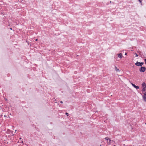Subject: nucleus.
Listing matches in <instances>:
<instances>
[{
    "instance_id": "nucleus-1",
    "label": "nucleus",
    "mask_w": 146,
    "mask_h": 146,
    "mask_svg": "<svg viewBox=\"0 0 146 146\" xmlns=\"http://www.w3.org/2000/svg\"><path fill=\"white\" fill-rule=\"evenodd\" d=\"M145 70L146 68L145 67H142L139 69V71L140 72H144L145 71Z\"/></svg>"
},
{
    "instance_id": "nucleus-19",
    "label": "nucleus",
    "mask_w": 146,
    "mask_h": 146,
    "mask_svg": "<svg viewBox=\"0 0 146 146\" xmlns=\"http://www.w3.org/2000/svg\"><path fill=\"white\" fill-rule=\"evenodd\" d=\"M22 143H23V142L22 141Z\"/></svg>"
},
{
    "instance_id": "nucleus-12",
    "label": "nucleus",
    "mask_w": 146,
    "mask_h": 146,
    "mask_svg": "<svg viewBox=\"0 0 146 146\" xmlns=\"http://www.w3.org/2000/svg\"><path fill=\"white\" fill-rule=\"evenodd\" d=\"M135 56L136 57L138 56V55H137V54L136 53H135Z\"/></svg>"
},
{
    "instance_id": "nucleus-18",
    "label": "nucleus",
    "mask_w": 146,
    "mask_h": 146,
    "mask_svg": "<svg viewBox=\"0 0 146 146\" xmlns=\"http://www.w3.org/2000/svg\"><path fill=\"white\" fill-rule=\"evenodd\" d=\"M10 29H11V30H12V28H10Z\"/></svg>"
},
{
    "instance_id": "nucleus-21",
    "label": "nucleus",
    "mask_w": 146,
    "mask_h": 146,
    "mask_svg": "<svg viewBox=\"0 0 146 146\" xmlns=\"http://www.w3.org/2000/svg\"><path fill=\"white\" fill-rule=\"evenodd\" d=\"M114 146H116L115 145H114Z\"/></svg>"
},
{
    "instance_id": "nucleus-7",
    "label": "nucleus",
    "mask_w": 146,
    "mask_h": 146,
    "mask_svg": "<svg viewBox=\"0 0 146 146\" xmlns=\"http://www.w3.org/2000/svg\"><path fill=\"white\" fill-rule=\"evenodd\" d=\"M107 144L108 145H110L111 144V141L110 139H109V141L107 142Z\"/></svg>"
},
{
    "instance_id": "nucleus-17",
    "label": "nucleus",
    "mask_w": 146,
    "mask_h": 146,
    "mask_svg": "<svg viewBox=\"0 0 146 146\" xmlns=\"http://www.w3.org/2000/svg\"><path fill=\"white\" fill-rule=\"evenodd\" d=\"M37 39H36V41H37Z\"/></svg>"
},
{
    "instance_id": "nucleus-16",
    "label": "nucleus",
    "mask_w": 146,
    "mask_h": 146,
    "mask_svg": "<svg viewBox=\"0 0 146 146\" xmlns=\"http://www.w3.org/2000/svg\"><path fill=\"white\" fill-rule=\"evenodd\" d=\"M127 54V53H125V55H126V54Z\"/></svg>"
},
{
    "instance_id": "nucleus-6",
    "label": "nucleus",
    "mask_w": 146,
    "mask_h": 146,
    "mask_svg": "<svg viewBox=\"0 0 146 146\" xmlns=\"http://www.w3.org/2000/svg\"><path fill=\"white\" fill-rule=\"evenodd\" d=\"M142 86L143 88H146V84L145 82H143L142 84Z\"/></svg>"
},
{
    "instance_id": "nucleus-5",
    "label": "nucleus",
    "mask_w": 146,
    "mask_h": 146,
    "mask_svg": "<svg viewBox=\"0 0 146 146\" xmlns=\"http://www.w3.org/2000/svg\"><path fill=\"white\" fill-rule=\"evenodd\" d=\"M118 57L120 58H121L122 57V54L121 53L118 54Z\"/></svg>"
},
{
    "instance_id": "nucleus-3",
    "label": "nucleus",
    "mask_w": 146,
    "mask_h": 146,
    "mask_svg": "<svg viewBox=\"0 0 146 146\" xmlns=\"http://www.w3.org/2000/svg\"><path fill=\"white\" fill-rule=\"evenodd\" d=\"M143 94L144 95L143 96V100L144 101L146 102V92H145Z\"/></svg>"
},
{
    "instance_id": "nucleus-2",
    "label": "nucleus",
    "mask_w": 146,
    "mask_h": 146,
    "mask_svg": "<svg viewBox=\"0 0 146 146\" xmlns=\"http://www.w3.org/2000/svg\"><path fill=\"white\" fill-rule=\"evenodd\" d=\"M143 64V62H137L135 63V65L138 66H142Z\"/></svg>"
},
{
    "instance_id": "nucleus-8",
    "label": "nucleus",
    "mask_w": 146,
    "mask_h": 146,
    "mask_svg": "<svg viewBox=\"0 0 146 146\" xmlns=\"http://www.w3.org/2000/svg\"><path fill=\"white\" fill-rule=\"evenodd\" d=\"M115 70L116 72H118L119 71V70L118 68H117V67L116 66H115Z\"/></svg>"
},
{
    "instance_id": "nucleus-9",
    "label": "nucleus",
    "mask_w": 146,
    "mask_h": 146,
    "mask_svg": "<svg viewBox=\"0 0 146 146\" xmlns=\"http://www.w3.org/2000/svg\"><path fill=\"white\" fill-rule=\"evenodd\" d=\"M146 90V88H144L142 90V92L145 91Z\"/></svg>"
},
{
    "instance_id": "nucleus-10",
    "label": "nucleus",
    "mask_w": 146,
    "mask_h": 146,
    "mask_svg": "<svg viewBox=\"0 0 146 146\" xmlns=\"http://www.w3.org/2000/svg\"><path fill=\"white\" fill-rule=\"evenodd\" d=\"M105 139L107 140V141H108L109 139H110L109 138L107 137L105 138Z\"/></svg>"
},
{
    "instance_id": "nucleus-14",
    "label": "nucleus",
    "mask_w": 146,
    "mask_h": 146,
    "mask_svg": "<svg viewBox=\"0 0 146 146\" xmlns=\"http://www.w3.org/2000/svg\"><path fill=\"white\" fill-rule=\"evenodd\" d=\"M145 63L146 64V59H145L144 60Z\"/></svg>"
},
{
    "instance_id": "nucleus-4",
    "label": "nucleus",
    "mask_w": 146,
    "mask_h": 146,
    "mask_svg": "<svg viewBox=\"0 0 146 146\" xmlns=\"http://www.w3.org/2000/svg\"><path fill=\"white\" fill-rule=\"evenodd\" d=\"M132 86L136 89H139V87L138 86H136L133 83H131Z\"/></svg>"
},
{
    "instance_id": "nucleus-15",
    "label": "nucleus",
    "mask_w": 146,
    "mask_h": 146,
    "mask_svg": "<svg viewBox=\"0 0 146 146\" xmlns=\"http://www.w3.org/2000/svg\"><path fill=\"white\" fill-rule=\"evenodd\" d=\"M60 103H61V104H62V103H63V102L62 101H61L60 102Z\"/></svg>"
},
{
    "instance_id": "nucleus-11",
    "label": "nucleus",
    "mask_w": 146,
    "mask_h": 146,
    "mask_svg": "<svg viewBox=\"0 0 146 146\" xmlns=\"http://www.w3.org/2000/svg\"><path fill=\"white\" fill-rule=\"evenodd\" d=\"M141 3L142 1L143 0H138Z\"/></svg>"
},
{
    "instance_id": "nucleus-20",
    "label": "nucleus",
    "mask_w": 146,
    "mask_h": 146,
    "mask_svg": "<svg viewBox=\"0 0 146 146\" xmlns=\"http://www.w3.org/2000/svg\"><path fill=\"white\" fill-rule=\"evenodd\" d=\"M112 142H114L113 141H112Z\"/></svg>"
},
{
    "instance_id": "nucleus-13",
    "label": "nucleus",
    "mask_w": 146,
    "mask_h": 146,
    "mask_svg": "<svg viewBox=\"0 0 146 146\" xmlns=\"http://www.w3.org/2000/svg\"><path fill=\"white\" fill-rule=\"evenodd\" d=\"M66 115L68 116V113H66Z\"/></svg>"
}]
</instances>
